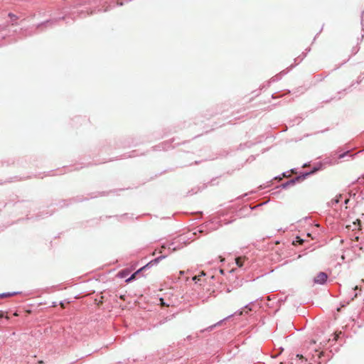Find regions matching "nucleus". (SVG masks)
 I'll list each match as a JSON object with an SVG mask.
<instances>
[{
  "mask_svg": "<svg viewBox=\"0 0 364 364\" xmlns=\"http://www.w3.org/2000/svg\"><path fill=\"white\" fill-rule=\"evenodd\" d=\"M328 276L324 272H320L314 278V282L320 284H323L327 280Z\"/></svg>",
  "mask_w": 364,
  "mask_h": 364,
  "instance_id": "obj_1",
  "label": "nucleus"
},
{
  "mask_svg": "<svg viewBox=\"0 0 364 364\" xmlns=\"http://www.w3.org/2000/svg\"><path fill=\"white\" fill-rule=\"evenodd\" d=\"M244 260H245V258L243 257H237L235 259V262H236V264L239 267H242L243 266V262H244Z\"/></svg>",
  "mask_w": 364,
  "mask_h": 364,
  "instance_id": "obj_2",
  "label": "nucleus"
},
{
  "mask_svg": "<svg viewBox=\"0 0 364 364\" xmlns=\"http://www.w3.org/2000/svg\"><path fill=\"white\" fill-rule=\"evenodd\" d=\"M145 267H146V266H145V267H142V268H141L140 269H139V270H138L137 272H136L135 273H134V274H132L129 278H128L127 279H126V282H130L131 281H132V280L135 278L136 274L139 272H140L141 270H142L143 269H144Z\"/></svg>",
  "mask_w": 364,
  "mask_h": 364,
  "instance_id": "obj_3",
  "label": "nucleus"
},
{
  "mask_svg": "<svg viewBox=\"0 0 364 364\" xmlns=\"http://www.w3.org/2000/svg\"><path fill=\"white\" fill-rule=\"evenodd\" d=\"M295 182L294 180H291L289 181H287V183L282 184L283 188H287L288 186L294 184Z\"/></svg>",
  "mask_w": 364,
  "mask_h": 364,
  "instance_id": "obj_4",
  "label": "nucleus"
},
{
  "mask_svg": "<svg viewBox=\"0 0 364 364\" xmlns=\"http://www.w3.org/2000/svg\"><path fill=\"white\" fill-rule=\"evenodd\" d=\"M14 294H15V293L2 294H0V298L9 296H12Z\"/></svg>",
  "mask_w": 364,
  "mask_h": 364,
  "instance_id": "obj_5",
  "label": "nucleus"
},
{
  "mask_svg": "<svg viewBox=\"0 0 364 364\" xmlns=\"http://www.w3.org/2000/svg\"><path fill=\"white\" fill-rule=\"evenodd\" d=\"M341 196L340 195L338 197H336L335 199H333L331 202L332 203H338L339 202V198L341 197Z\"/></svg>",
  "mask_w": 364,
  "mask_h": 364,
  "instance_id": "obj_6",
  "label": "nucleus"
},
{
  "mask_svg": "<svg viewBox=\"0 0 364 364\" xmlns=\"http://www.w3.org/2000/svg\"><path fill=\"white\" fill-rule=\"evenodd\" d=\"M9 16L11 17V20H16V16L15 15L9 14Z\"/></svg>",
  "mask_w": 364,
  "mask_h": 364,
  "instance_id": "obj_7",
  "label": "nucleus"
},
{
  "mask_svg": "<svg viewBox=\"0 0 364 364\" xmlns=\"http://www.w3.org/2000/svg\"><path fill=\"white\" fill-rule=\"evenodd\" d=\"M173 243L168 245V249H172L173 250H176V247H173Z\"/></svg>",
  "mask_w": 364,
  "mask_h": 364,
  "instance_id": "obj_8",
  "label": "nucleus"
},
{
  "mask_svg": "<svg viewBox=\"0 0 364 364\" xmlns=\"http://www.w3.org/2000/svg\"><path fill=\"white\" fill-rule=\"evenodd\" d=\"M193 280L195 281L196 282H197L196 280H198V277H196V276L193 277Z\"/></svg>",
  "mask_w": 364,
  "mask_h": 364,
  "instance_id": "obj_9",
  "label": "nucleus"
},
{
  "mask_svg": "<svg viewBox=\"0 0 364 364\" xmlns=\"http://www.w3.org/2000/svg\"><path fill=\"white\" fill-rule=\"evenodd\" d=\"M226 291H227L228 293H230L231 291H230V289L229 288H228V289H227V290H226Z\"/></svg>",
  "mask_w": 364,
  "mask_h": 364,
  "instance_id": "obj_10",
  "label": "nucleus"
},
{
  "mask_svg": "<svg viewBox=\"0 0 364 364\" xmlns=\"http://www.w3.org/2000/svg\"><path fill=\"white\" fill-rule=\"evenodd\" d=\"M348 199H346V200H345V203L346 204V203H348Z\"/></svg>",
  "mask_w": 364,
  "mask_h": 364,
  "instance_id": "obj_11",
  "label": "nucleus"
},
{
  "mask_svg": "<svg viewBox=\"0 0 364 364\" xmlns=\"http://www.w3.org/2000/svg\"><path fill=\"white\" fill-rule=\"evenodd\" d=\"M160 258H156L154 261L157 262Z\"/></svg>",
  "mask_w": 364,
  "mask_h": 364,
  "instance_id": "obj_12",
  "label": "nucleus"
},
{
  "mask_svg": "<svg viewBox=\"0 0 364 364\" xmlns=\"http://www.w3.org/2000/svg\"><path fill=\"white\" fill-rule=\"evenodd\" d=\"M120 274H121V277H124V276H123V273H122V272H121V273H120Z\"/></svg>",
  "mask_w": 364,
  "mask_h": 364,
  "instance_id": "obj_13",
  "label": "nucleus"
},
{
  "mask_svg": "<svg viewBox=\"0 0 364 364\" xmlns=\"http://www.w3.org/2000/svg\"><path fill=\"white\" fill-rule=\"evenodd\" d=\"M48 23H50L49 21H47L46 23H45V24H48Z\"/></svg>",
  "mask_w": 364,
  "mask_h": 364,
  "instance_id": "obj_14",
  "label": "nucleus"
},
{
  "mask_svg": "<svg viewBox=\"0 0 364 364\" xmlns=\"http://www.w3.org/2000/svg\"><path fill=\"white\" fill-rule=\"evenodd\" d=\"M180 274H183V271H181V272H180Z\"/></svg>",
  "mask_w": 364,
  "mask_h": 364,
  "instance_id": "obj_15",
  "label": "nucleus"
}]
</instances>
